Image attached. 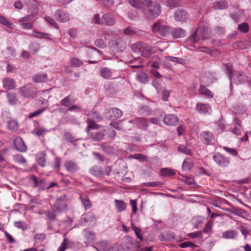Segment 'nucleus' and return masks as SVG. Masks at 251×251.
Here are the masks:
<instances>
[{
    "mask_svg": "<svg viewBox=\"0 0 251 251\" xmlns=\"http://www.w3.org/2000/svg\"><path fill=\"white\" fill-rule=\"evenodd\" d=\"M171 27L162 20H159L152 26V31L165 37L170 34Z\"/></svg>",
    "mask_w": 251,
    "mask_h": 251,
    "instance_id": "obj_1",
    "label": "nucleus"
},
{
    "mask_svg": "<svg viewBox=\"0 0 251 251\" xmlns=\"http://www.w3.org/2000/svg\"><path fill=\"white\" fill-rule=\"evenodd\" d=\"M210 35V31L207 27L199 26L197 29L190 38V41L195 42L200 39L203 40L208 38Z\"/></svg>",
    "mask_w": 251,
    "mask_h": 251,
    "instance_id": "obj_2",
    "label": "nucleus"
},
{
    "mask_svg": "<svg viewBox=\"0 0 251 251\" xmlns=\"http://www.w3.org/2000/svg\"><path fill=\"white\" fill-rule=\"evenodd\" d=\"M145 12V16L149 19L156 18L161 13L160 5L156 1H153Z\"/></svg>",
    "mask_w": 251,
    "mask_h": 251,
    "instance_id": "obj_3",
    "label": "nucleus"
},
{
    "mask_svg": "<svg viewBox=\"0 0 251 251\" xmlns=\"http://www.w3.org/2000/svg\"><path fill=\"white\" fill-rule=\"evenodd\" d=\"M89 171L93 176L101 177L103 175L109 176L111 169L108 166H105L104 169L98 166H94L90 169Z\"/></svg>",
    "mask_w": 251,
    "mask_h": 251,
    "instance_id": "obj_4",
    "label": "nucleus"
},
{
    "mask_svg": "<svg viewBox=\"0 0 251 251\" xmlns=\"http://www.w3.org/2000/svg\"><path fill=\"white\" fill-rule=\"evenodd\" d=\"M230 80V88L232 86V82L237 85L242 84L246 81L247 76L242 72L234 71L229 77Z\"/></svg>",
    "mask_w": 251,
    "mask_h": 251,
    "instance_id": "obj_5",
    "label": "nucleus"
},
{
    "mask_svg": "<svg viewBox=\"0 0 251 251\" xmlns=\"http://www.w3.org/2000/svg\"><path fill=\"white\" fill-rule=\"evenodd\" d=\"M212 158L218 166L222 168L227 167L230 162L229 158L219 152L215 153Z\"/></svg>",
    "mask_w": 251,
    "mask_h": 251,
    "instance_id": "obj_6",
    "label": "nucleus"
},
{
    "mask_svg": "<svg viewBox=\"0 0 251 251\" xmlns=\"http://www.w3.org/2000/svg\"><path fill=\"white\" fill-rule=\"evenodd\" d=\"M123 114V111L117 108H111L106 112V117L114 121L120 118Z\"/></svg>",
    "mask_w": 251,
    "mask_h": 251,
    "instance_id": "obj_7",
    "label": "nucleus"
},
{
    "mask_svg": "<svg viewBox=\"0 0 251 251\" xmlns=\"http://www.w3.org/2000/svg\"><path fill=\"white\" fill-rule=\"evenodd\" d=\"M189 15L188 12L183 9L176 10L174 14V19L176 21L184 22L189 19Z\"/></svg>",
    "mask_w": 251,
    "mask_h": 251,
    "instance_id": "obj_8",
    "label": "nucleus"
},
{
    "mask_svg": "<svg viewBox=\"0 0 251 251\" xmlns=\"http://www.w3.org/2000/svg\"><path fill=\"white\" fill-rule=\"evenodd\" d=\"M123 40L121 38H112L109 42V46L110 48L123 51L125 49Z\"/></svg>",
    "mask_w": 251,
    "mask_h": 251,
    "instance_id": "obj_9",
    "label": "nucleus"
},
{
    "mask_svg": "<svg viewBox=\"0 0 251 251\" xmlns=\"http://www.w3.org/2000/svg\"><path fill=\"white\" fill-rule=\"evenodd\" d=\"M22 95L25 98H33L37 96L36 93L29 85H26L20 89Z\"/></svg>",
    "mask_w": 251,
    "mask_h": 251,
    "instance_id": "obj_10",
    "label": "nucleus"
},
{
    "mask_svg": "<svg viewBox=\"0 0 251 251\" xmlns=\"http://www.w3.org/2000/svg\"><path fill=\"white\" fill-rule=\"evenodd\" d=\"M128 2L133 7L141 9L144 6H150L152 2V0H128Z\"/></svg>",
    "mask_w": 251,
    "mask_h": 251,
    "instance_id": "obj_11",
    "label": "nucleus"
},
{
    "mask_svg": "<svg viewBox=\"0 0 251 251\" xmlns=\"http://www.w3.org/2000/svg\"><path fill=\"white\" fill-rule=\"evenodd\" d=\"M105 133L106 131L105 130H96L88 134V135L89 138L93 141L100 142L104 139Z\"/></svg>",
    "mask_w": 251,
    "mask_h": 251,
    "instance_id": "obj_12",
    "label": "nucleus"
},
{
    "mask_svg": "<svg viewBox=\"0 0 251 251\" xmlns=\"http://www.w3.org/2000/svg\"><path fill=\"white\" fill-rule=\"evenodd\" d=\"M164 124L169 126H175L179 123L178 118L174 114L166 115L163 120Z\"/></svg>",
    "mask_w": 251,
    "mask_h": 251,
    "instance_id": "obj_13",
    "label": "nucleus"
},
{
    "mask_svg": "<svg viewBox=\"0 0 251 251\" xmlns=\"http://www.w3.org/2000/svg\"><path fill=\"white\" fill-rule=\"evenodd\" d=\"M129 122L134 124L137 127L143 130H147L148 129L149 123L144 118H136L132 121H129Z\"/></svg>",
    "mask_w": 251,
    "mask_h": 251,
    "instance_id": "obj_14",
    "label": "nucleus"
},
{
    "mask_svg": "<svg viewBox=\"0 0 251 251\" xmlns=\"http://www.w3.org/2000/svg\"><path fill=\"white\" fill-rule=\"evenodd\" d=\"M14 145L15 149L22 152L26 151L27 147L21 137H17L14 141Z\"/></svg>",
    "mask_w": 251,
    "mask_h": 251,
    "instance_id": "obj_15",
    "label": "nucleus"
},
{
    "mask_svg": "<svg viewBox=\"0 0 251 251\" xmlns=\"http://www.w3.org/2000/svg\"><path fill=\"white\" fill-rule=\"evenodd\" d=\"M64 167L66 170L71 173H75L79 169V167L76 162L72 160L66 161L64 164Z\"/></svg>",
    "mask_w": 251,
    "mask_h": 251,
    "instance_id": "obj_16",
    "label": "nucleus"
},
{
    "mask_svg": "<svg viewBox=\"0 0 251 251\" xmlns=\"http://www.w3.org/2000/svg\"><path fill=\"white\" fill-rule=\"evenodd\" d=\"M55 19L59 22L65 23L69 21V15L61 9H57L54 13Z\"/></svg>",
    "mask_w": 251,
    "mask_h": 251,
    "instance_id": "obj_17",
    "label": "nucleus"
},
{
    "mask_svg": "<svg viewBox=\"0 0 251 251\" xmlns=\"http://www.w3.org/2000/svg\"><path fill=\"white\" fill-rule=\"evenodd\" d=\"M202 141L207 145L213 144L215 139L212 134L209 131H204L201 134Z\"/></svg>",
    "mask_w": 251,
    "mask_h": 251,
    "instance_id": "obj_18",
    "label": "nucleus"
},
{
    "mask_svg": "<svg viewBox=\"0 0 251 251\" xmlns=\"http://www.w3.org/2000/svg\"><path fill=\"white\" fill-rule=\"evenodd\" d=\"M196 109L198 113L201 114L210 113L211 108L208 104L203 103H198L196 105Z\"/></svg>",
    "mask_w": 251,
    "mask_h": 251,
    "instance_id": "obj_19",
    "label": "nucleus"
},
{
    "mask_svg": "<svg viewBox=\"0 0 251 251\" xmlns=\"http://www.w3.org/2000/svg\"><path fill=\"white\" fill-rule=\"evenodd\" d=\"M185 33V30L180 27L173 28L171 27V31L170 35H172L174 38H179L184 37Z\"/></svg>",
    "mask_w": 251,
    "mask_h": 251,
    "instance_id": "obj_20",
    "label": "nucleus"
},
{
    "mask_svg": "<svg viewBox=\"0 0 251 251\" xmlns=\"http://www.w3.org/2000/svg\"><path fill=\"white\" fill-rule=\"evenodd\" d=\"M2 82L4 88L7 90L13 89L16 87L15 81L14 79L12 78H4Z\"/></svg>",
    "mask_w": 251,
    "mask_h": 251,
    "instance_id": "obj_21",
    "label": "nucleus"
},
{
    "mask_svg": "<svg viewBox=\"0 0 251 251\" xmlns=\"http://www.w3.org/2000/svg\"><path fill=\"white\" fill-rule=\"evenodd\" d=\"M216 79V75L213 72H206L202 76L203 81L207 84H210Z\"/></svg>",
    "mask_w": 251,
    "mask_h": 251,
    "instance_id": "obj_22",
    "label": "nucleus"
},
{
    "mask_svg": "<svg viewBox=\"0 0 251 251\" xmlns=\"http://www.w3.org/2000/svg\"><path fill=\"white\" fill-rule=\"evenodd\" d=\"M152 50L153 48L152 47L149 46L147 43L144 42V47L142 48L141 54L145 58H148L152 54Z\"/></svg>",
    "mask_w": 251,
    "mask_h": 251,
    "instance_id": "obj_23",
    "label": "nucleus"
},
{
    "mask_svg": "<svg viewBox=\"0 0 251 251\" xmlns=\"http://www.w3.org/2000/svg\"><path fill=\"white\" fill-rule=\"evenodd\" d=\"M163 1L170 9L179 7L182 4L181 0H163Z\"/></svg>",
    "mask_w": 251,
    "mask_h": 251,
    "instance_id": "obj_24",
    "label": "nucleus"
},
{
    "mask_svg": "<svg viewBox=\"0 0 251 251\" xmlns=\"http://www.w3.org/2000/svg\"><path fill=\"white\" fill-rule=\"evenodd\" d=\"M84 236L85 238V244H90L94 242L95 239V233L89 230H85L83 231Z\"/></svg>",
    "mask_w": 251,
    "mask_h": 251,
    "instance_id": "obj_25",
    "label": "nucleus"
},
{
    "mask_svg": "<svg viewBox=\"0 0 251 251\" xmlns=\"http://www.w3.org/2000/svg\"><path fill=\"white\" fill-rule=\"evenodd\" d=\"M79 198L85 209H88L91 207V202L87 195L84 193L80 194L79 195Z\"/></svg>",
    "mask_w": 251,
    "mask_h": 251,
    "instance_id": "obj_26",
    "label": "nucleus"
},
{
    "mask_svg": "<svg viewBox=\"0 0 251 251\" xmlns=\"http://www.w3.org/2000/svg\"><path fill=\"white\" fill-rule=\"evenodd\" d=\"M238 235L236 230H227L222 233V237L225 239H235Z\"/></svg>",
    "mask_w": 251,
    "mask_h": 251,
    "instance_id": "obj_27",
    "label": "nucleus"
},
{
    "mask_svg": "<svg viewBox=\"0 0 251 251\" xmlns=\"http://www.w3.org/2000/svg\"><path fill=\"white\" fill-rule=\"evenodd\" d=\"M99 74L104 79H108L112 76L111 71L107 67L101 68L99 71Z\"/></svg>",
    "mask_w": 251,
    "mask_h": 251,
    "instance_id": "obj_28",
    "label": "nucleus"
},
{
    "mask_svg": "<svg viewBox=\"0 0 251 251\" xmlns=\"http://www.w3.org/2000/svg\"><path fill=\"white\" fill-rule=\"evenodd\" d=\"M213 6L215 9L222 10L227 8L228 3L225 0H220L214 2Z\"/></svg>",
    "mask_w": 251,
    "mask_h": 251,
    "instance_id": "obj_29",
    "label": "nucleus"
},
{
    "mask_svg": "<svg viewBox=\"0 0 251 251\" xmlns=\"http://www.w3.org/2000/svg\"><path fill=\"white\" fill-rule=\"evenodd\" d=\"M81 220L83 221L85 223H93L96 222V218L93 213H87L82 216Z\"/></svg>",
    "mask_w": 251,
    "mask_h": 251,
    "instance_id": "obj_30",
    "label": "nucleus"
},
{
    "mask_svg": "<svg viewBox=\"0 0 251 251\" xmlns=\"http://www.w3.org/2000/svg\"><path fill=\"white\" fill-rule=\"evenodd\" d=\"M88 126L86 129L87 134H89L92 131L91 129H97L99 127V126L96 124V121H93L91 119H88L87 121Z\"/></svg>",
    "mask_w": 251,
    "mask_h": 251,
    "instance_id": "obj_31",
    "label": "nucleus"
},
{
    "mask_svg": "<svg viewBox=\"0 0 251 251\" xmlns=\"http://www.w3.org/2000/svg\"><path fill=\"white\" fill-rule=\"evenodd\" d=\"M47 79V75L45 73H38L33 77V80L36 83H41L45 81Z\"/></svg>",
    "mask_w": 251,
    "mask_h": 251,
    "instance_id": "obj_32",
    "label": "nucleus"
},
{
    "mask_svg": "<svg viewBox=\"0 0 251 251\" xmlns=\"http://www.w3.org/2000/svg\"><path fill=\"white\" fill-rule=\"evenodd\" d=\"M87 116L89 117V119H91L94 121L100 122L102 120V116L96 111H90Z\"/></svg>",
    "mask_w": 251,
    "mask_h": 251,
    "instance_id": "obj_33",
    "label": "nucleus"
},
{
    "mask_svg": "<svg viewBox=\"0 0 251 251\" xmlns=\"http://www.w3.org/2000/svg\"><path fill=\"white\" fill-rule=\"evenodd\" d=\"M144 42L138 41L131 45V49L134 53H141L142 48L144 47Z\"/></svg>",
    "mask_w": 251,
    "mask_h": 251,
    "instance_id": "obj_34",
    "label": "nucleus"
},
{
    "mask_svg": "<svg viewBox=\"0 0 251 251\" xmlns=\"http://www.w3.org/2000/svg\"><path fill=\"white\" fill-rule=\"evenodd\" d=\"M201 95L211 98L213 97V94L204 85H201L199 89Z\"/></svg>",
    "mask_w": 251,
    "mask_h": 251,
    "instance_id": "obj_35",
    "label": "nucleus"
},
{
    "mask_svg": "<svg viewBox=\"0 0 251 251\" xmlns=\"http://www.w3.org/2000/svg\"><path fill=\"white\" fill-rule=\"evenodd\" d=\"M55 205L56 209L59 211L64 210L67 207L66 203L63 201L62 197L57 200Z\"/></svg>",
    "mask_w": 251,
    "mask_h": 251,
    "instance_id": "obj_36",
    "label": "nucleus"
},
{
    "mask_svg": "<svg viewBox=\"0 0 251 251\" xmlns=\"http://www.w3.org/2000/svg\"><path fill=\"white\" fill-rule=\"evenodd\" d=\"M46 154L44 152H41L37 155V163L42 167L45 166Z\"/></svg>",
    "mask_w": 251,
    "mask_h": 251,
    "instance_id": "obj_37",
    "label": "nucleus"
},
{
    "mask_svg": "<svg viewBox=\"0 0 251 251\" xmlns=\"http://www.w3.org/2000/svg\"><path fill=\"white\" fill-rule=\"evenodd\" d=\"M8 102L10 105H15L18 101L16 95L14 93H8L6 95Z\"/></svg>",
    "mask_w": 251,
    "mask_h": 251,
    "instance_id": "obj_38",
    "label": "nucleus"
},
{
    "mask_svg": "<svg viewBox=\"0 0 251 251\" xmlns=\"http://www.w3.org/2000/svg\"><path fill=\"white\" fill-rule=\"evenodd\" d=\"M103 24L108 25H112L114 24V19L108 14H105L102 17Z\"/></svg>",
    "mask_w": 251,
    "mask_h": 251,
    "instance_id": "obj_39",
    "label": "nucleus"
},
{
    "mask_svg": "<svg viewBox=\"0 0 251 251\" xmlns=\"http://www.w3.org/2000/svg\"><path fill=\"white\" fill-rule=\"evenodd\" d=\"M114 201L117 211L119 212H121L126 209V205L123 201L115 200Z\"/></svg>",
    "mask_w": 251,
    "mask_h": 251,
    "instance_id": "obj_40",
    "label": "nucleus"
},
{
    "mask_svg": "<svg viewBox=\"0 0 251 251\" xmlns=\"http://www.w3.org/2000/svg\"><path fill=\"white\" fill-rule=\"evenodd\" d=\"M193 163L190 158L185 159L182 164V168L183 170L188 171L193 167Z\"/></svg>",
    "mask_w": 251,
    "mask_h": 251,
    "instance_id": "obj_41",
    "label": "nucleus"
},
{
    "mask_svg": "<svg viewBox=\"0 0 251 251\" xmlns=\"http://www.w3.org/2000/svg\"><path fill=\"white\" fill-rule=\"evenodd\" d=\"M177 151L186 155H191L192 154L191 150L183 145H179L177 147Z\"/></svg>",
    "mask_w": 251,
    "mask_h": 251,
    "instance_id": "obj_42",
    "label": "nucleus"
},
{
    "mask_svg": "<svg viewBox=\"0 0 251 251\" xmlns=\"http://www.w3.org/2000/svg\"><path fill=\"white\" fill-rule=\"evenodd\" d=\"M46 238V234L44 233H36L34 235L33 238L36 243H41Z\"/></svg>",
    "mask_w": 251,
    "mask_h": 251,
    "instance_id": "obj_43",
    "label": "nucleus"
},
{
    "mask_svg": "<svg viewBox=\"0 0 251 251\" xmlns=\"http://www.w3.org/2000/svg\"><path fill=\"white\" fill-rule=\"evenodd\" d=\"M18 127V122L16 120H10L8 123V129L11 131H16Z\"/></svg>",
    "mask_w": 251,
    "mask_h": 251,
    "instance_id": "obj_44",
    "label": "nucleus"
},
{
    "mask_svg": "<svg viewBox=\"0 0 251 251\" xmlns=\"http://www.w3.org/2000/svg\"><path fill=\"white\" fill-rule=\"evenodd\" d=\"M71 64L73 67H78L83 65V62L79 59L73 57L71 59Z\"/></svg>",
    "mask_w": 251,
    "mask_h": 251,
    "instance_id": "obj_45",
    "label": "nucleus"
},
{
    "mask_svg": "<svg viewBox=\"0 0 251 251\" xmlns=\"http://www.w3.org/2000/svg\"><path fill=\"white\" fill-rule=\"evenodd\" d=\"M49 130L44 127H41L36 128L33 130V133L38 137L43 136L46 132H48Z\"/></svg>",
    "mask_w": 251,
    "mask_h": 251,
    "instance_id": "obj_46",
    "label": "nucleus"
},
{
    "mask_svg": "<svg viewBox=\"0 0 251 251\" xmlns=\"http://www.w3.org/2000/svg\"><path fill=\"white\" fill-rule=\"evenodd\" d=\"M132 228L134 231V233L137 236V237L140 240V241H142L143 240V238L141 234V229L137 227H136L134 225L132 224Z\"/></svg>",
    "mask_w": 251,
    "mask_h": 251,
    "instance_id": "obj_47",
    "label": "nucleus"
},
{
    "mask_svg": "<svg viewBox=\"0 0 251 251\" xmlns=\"http://www.w3.org/2000/svg\"><path fill=\"white\" fill-rule=\"evenodd\" d=\"M45 20L49 24L53 26L55 28L57 29L59 28L57 24L56 23L55 20L51 17L46 16L45 17Z\"/></svg>",
    "mask_w": 251,
    "mask_h": 251,
    "instance_id": "obj_48",
    "label": "nucleus"
},
{
    "mask_svg": "<svg viewBox=\"0 0 251 251\" xmlns=\"http://www.w3.org/2000/svg\"><path fill=\"white\" fill-rule=\"evenodd\" d=\"M161 173L163 176H170L175 175L174 171L170 169L163 168L161 170Z\"/></svg>",
    "mask_w": 251,
    "mask_h": 251,
    "instance_id": "obj_49",
    "label": "nucleus"
},
{
    "mask_svg": "<svg viewBox=\"0 0 251 251\" xmlns=\"http://www.w3.org/2000/svg\"><path fill=\"white\" fill-rule=\"evenodd\" d=\"M44 214L47 218L51 222H53L56 220L55 212L51 211H46L44 212Z\"/></svg>",
    "mask_w": 251,
    "mask_h": 251,
    "instance_id": "obj_50",
    "label": "nucleus"
},
{
    "mask_svg": "<svg viewBox=\"0 0 251 251\" xmlns=\"http://www.w3.org/2000/svg\"><path fill=\"white\" fill-rule=\"evenodd\" d=\"M14 226L19 229L25 230L27 229V225L25 222L18 221L15 222L14 224Z\"/></svg>",
    "mask_w": 251,
    "mask_h": 251,
    "instance_id": "obj_51",
    "label": "nucleus"
},
{
    "mask_svg": "<svg viewBox=\"0 0 251 251\" xmlns=\"http://www.w3.org/2000/svg\"><path fill=\"white\" fill-rule=\"evenodd\" d=\"M31 180L34 183V187H37L38 186H42V184L45 182V180L44 179H41L39 181H38L37 177L35 176H31Z\"/></svg>",
    "mask_w": 251,
    "mask_h": 251,
    "instance_id": "obj_52",
    "label": "nucleus"
},
{
    "mask_svg": "<svg viewBox=\"0 0 251 251\" xmlns=\"http://www.w3.org/2000/svg\"><path fill=\"white\" fill-rule=\"evenodd\" d=\"M142 185L146 187H154L161 186L162 185V183L160 181L144 182L142 184Z\"/></svg>",
    "mask_w": 251,
    "mask_h": 251,
    "instance_id": "obj_53",
    "label": "nucleus"
},
{
    "mask_svg": "<svg viewBox=\"0 0 251 251\" xmlns=\"http://www.w3.org/2000/svg\"><path fill=\"white\" fill-rule=\"evenodd\" d=\"M35 15L34 14H31L30 15H26L18 20L19 23H23V22H29L31 21L35 17Z\"/></svg>",
    "mask_w": 251,
    "mask_h": 251,
    "instance_id": "obj_54",
    "label": "nucleus"
},
{
    "mask_svg": "<svg viewBox=\"0 0 251 251\" xmlns=\"http://www.w3.org/2000/svg\"><path fill=\"white\" fill-rule=\"evenodd\" d=\"M170 91L166 89V88L164 87L161 92L162 99L164 101H168V98L170 96Z\"/></svg>",
    "mask_w": 251,
    "mask_h": 251,
    "instance_id": "obj_55",
    "label": "nucleus"
},
{
    "mask_svg": "<svg viewBox=\"0 0 251 251\" xmlns=\"http://www.w3.org/2000/svg\"><path fill=\"white\" fill-rule=\"evenodd\" d=\"M69 243L70 241L66 238H64L57 251H65L67 249Z\"/></svg>",
    "mask_w": 251,
    "mask_h": 251,
    "instance_id": "obj_56",
    "label": "nucleus"
},
{
    "mask_svg": "<svg viewBox=\"0 0 251 251\" xmlns=\"http://www.w3.org/2000/svg\"><path fill=\"white\" fill-rule=\"evenodd\" d=\"M71 101V95H68L62 99L60 103L62 106H64L65 107H69L70 103Z\"/></svg>",
    "mask_w": 251,
    "mask_h": 251,
    "instance_id": "obj_57",
    "label": "nucleus"
},
{
    "mask_svg": "<svg viewBox=\"0 0 251 251\" xmlns=\"http://www.w3.org/2000/svg\"><path fill=\"white\" fill-rule=\"evenodd\" d=\"M238 30L243 33L247 32L249 30V25L247 23H242L238 26Z\"/></svg>",
    "mask_w": 251,
    "mask_h": 251,
    "instance_id": "obj_58",
    "label": "nucleus"
},
{
    "mask_svg": "<svg viewBox=\"0 0 251 251\" xmlns=\"http://www.w3.org/2000/svg\"><path fill=\"white\" fill-rule=\"evenodd\" d=\"M0 23L3 25L7 26L8 27H11L12 25V24L8 21L6 18L3 16L0 17Z\"/></svg>",
    "mask_w": 251,
    "mask_h": 251,
    "instance_id": "obj_59",
    "label": "nucleus"
},
{
    "mask_svg": "<svg viewBox=\"0 0 251 251\" xmlns=\"http://www.w3.org/2000/svg\"><path fill=\"white\" fill-rule=\"evenodd\" d=\"M14 160L20 164L25 163L26 159L21 154H17L14 156Z\"/></svg>",
    "mask_w": 251,
    "mask_h": 251,
    "instance_id": "obj_60",
    "label": "nucleus"
},
{
    "mask_svg": "<svg viewBox=\"0 0 251 251\" xmlns=\"http://www.w3.org/2000/svg\"><path fill=\"white\" fill-rule=\"evenodd\" d=\"M179 247L183 249L187 247L194 248L196 247V246L192 242L186 241L181 243L179 245Z\"/></svg>",
    "mask_w": 251,
    "mask_h": 251,
    "instance_id": "obj_61",
    "label": "nucleus"
},
{
    "mask_svg": "<svg viewBox=\"0 0 251 251\" xmlns=\"http://www.w3.org/2000/svg\"><path fill=\"white\" fill-rule=\"evenodd\" d=\"M226 211L229 213H233L235 214H237L238 215H240L242 213V209L237 208H233L232 209H226Z\"/></svg>",
    "mask_w": 251,
    "mask_h": 251,
    "instance_id": "obj_62",
    "label": "nucleus"
},
{
    "mask_svg": "<svg viewBox=\"0 0 251 251\" xmlns=\"http://www.w3.org/2000/svg\"><path fill=\"white\" fill-rule=\"evenodd\" d=\"M132 158L140 160L143 161H146L147 160V156L140 153H136L131 156Z\"/></svg>",
    "mask_w": 251,
    "mask_h": 251,
    "instance_id": "obj_63",
    "label": "nucleus"
},
{
    "mask_svg": "<svg viewBox=\"0 0 251 251\" xmlns=\"http://www.w3.org/2000/svg\"><path fill=\"white\" fill-rule=\"evenodd\" d=\"M45 108H41V109H39V110H37L35 112L31 113L28 115V117L29 119H31L34 117L37 116L39 115L45 111Z\"/></svg>",
    "mask_w": 251,
    "mask_h": 251,
    "instance_id": "obj_64",
    "label": "nucleus"
}]
</instances>
